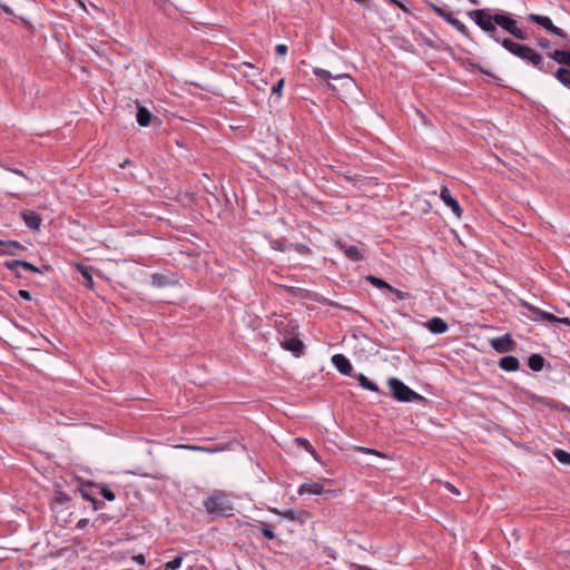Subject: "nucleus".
Returning a JSON list of instances; mask_svg holds the SVG:
<instances>
[{
	"mask_svg": "<svg viewBox=\"0 0 570 570\" xmlns=\"http://www.w3.org/2000/svg\"><path fill=\"white\" fill-rule=\"evenodd\" d=\"M333 365L336 367V370L343 374V375H350L353 376V366L350 362V360L343 355V354H335L332 357Z\"/></svg>",
	"mask_w": 570,
	"mask_h": 570,
	"instance_id": "12",
	"label": "nucleus"
},
{
	"mask_svg": "<svg viewBox=\"0 0 570 570\" xmlns=\"http://www.w3.org/2000/svg\"><path fill=\"white\" fill-rule=\"evenodd\" d=\"M440 198L444 202V204L450 207L453 214L460 218L462 216V208L459 202L451 195L450 189L446 186H443L440 191Z\"/></svg>",
	"mask_w": 570,
	"mask_h": 570,
	"instance_id": "11",
	"label": "nucleus"
},
{
	"mask_svg": "<svg viewBox=\"0 0 570 570\" xmlns=\"http://www.w3.org/2000/svg\"><path fill=\"white\" fill-rule=\"evenodd\" d=\"M523 306L532 313V321H547V322H551V320H556V315L549 313V312H546V311H542L541 308L530 304V303H523Z\"/></svg>",
	"mask_w": 570,
	"mask_h": 570,
	"instance_id": "15",
	"label": "nucleus"
},
{
	"mask_svg": "<svg viewBox=\"0 0 570 570\" xmlns=\"http://www.w3.org/2000/svg\"><path fill=\"white\" fill-rule=\"evenodd\" d=\"M366 281L371 283L373 286L377 287L379 289H392V285L386 283L384 279L376 277L374 275L366 276Z\"/></svg>",
	"mask_w": 570,
	"mask_h": 570,
	"instance_id": "30",
	"label": "nucleus"
},
{
	"mask_svg": "<svg viewBox=\"0 0 570 570\" xmlns=\"http://www.w3.org/2000/svg\"><path fill=\"white\" fill-rule=\"evenodd\" d=\"M551 322H553V323H561V324H564L567 326H570V318L569 317H558V316H556V320H551Z\"/></svg>",
	"mask_w": 570,
	"mask_h": 570,
	"instance_id": "45",
	"label": "nucleus"
},
{
	"mask_svg": "<svg viewBox=\"0 0 570 570\" xmlns=\"http://www.w3.org/2000/svg\"><path fill=\"white\" fill-rule=\"evenodd\" d=\"M358 570H372V569H370V568H368V567H366V566H358Z\"/></svg>",
	"mask_w": 570,
	"mask_h": 570,
	"instance_id": "52",
	"label": "nucleus"
},
{
	"mask_svg": "<svg viewBox=\"0 0 570 570\" xmlns=\"http://www.w3.org/2000/svg\"><path fill=\"white\" fill-rule=\"evenodd\" d=\"M445 21L454 27L463 37L470 38L469 29L464 23H462L459 19L454 18L452 13H450Z\"/></svg>",
	"mask_w": 570,
	"mask_h": 570,
	"instance_id": "26",
	"label": "nucleus"
},
{
	"mask_svg": "<svg viewBox=\"0 0 570 570\" xmlns=\"http://www.w3.org/2000/svg\"><path fill=\"white\" fill-rule=\"evenodd\" d=\"M468 1L471 2L472 4H475V6L479 4V0H468Z\"/></svg>",
	"mask_w": 570,
	"mask_h": 570,
	"instance_id": "56",
	"label": "nucleus"
},
{
	"mask_svg": "<svg viewBox=\"0 0 570 570\" xmlns=\"http://www.w3.org/2000/svg\"><path fill=\"white\" fill-rule=\"evenodd\" d=\"M132 560L138 564H145L146 558L142 553L136 554L132 557Z\"/></svg>",
	"mask_w": 570,
	"mask_h": 570,
	"instance_id": "46",
	"label": "nucleus"
},
{
	"mask_svg": "<svg viewBox=\"0 0 570 570\" xmlns=\"http://www.w3.org/2000/svg\"><path fill=\"white\" fill-rule=\"evenodd\" d=\"M538 45H539L541 48L548 49V48H550L551 42H550V40L542 38V39H539V40H538Z\"/></svg>",
	"mask_w": 570,
	"mask_h": 570,
	"instance_id": "47",
	"label": "nucleus"
},
{
	"mask_svg": "<svg viewBox=\"0 0 570 570\" xmlns=\"http://www.w3.org/2000/svg\"><path fill=\"white\" fill-rule=\"evenodd\" d=\"M426 327L429 328L430 332L434 334H442L448 331L449 325L444 320L435 316L428 322Z\"/></svg>",
	"mask_w": 570,
	"mask_h": 570,
	"instance_id": "19",
	"label": "nucleus"
},
{
	"mask_svg": "<svg viewBox=\"0 0 570 570\" xmlns=\"http://www.w3.org/2000/svg\"><path fill=\"white\" fill-rule=\"evenodd\" d=\"M468 1L471 2L472 4H475V6L479 4V0H468Z\"/></svg>",
	"mask_w": 570,
	"mask_h": 570,
	"instance_id": "54",
	"label": "nucleus"
},
{
	"mask_svg": "<svg viewBox=\"0 0 570 570\" xmlns=\"http://www.w3.org/2000/svg\"><path fill=\"white\" fill-rule=\"evenodd\" d=\"M468 1L471 2L472 4H475V6L479 4V0H468Z\"/></svg>",
	"mask_w": 570,
	"mask_h": 570,
	"instance_id": "57",
	"label": "nucleus"
},
{
	"mask_svg": "<svg viewBox=\"0 0 570 570\" xmlns=\"http://www.w3.org/2000/svg\"><path fill=\"white\" fill-rule=\"evenodd\" d=\"M313 73L317 78L326 81L328 88H331L333 90H335V87L332 83H330L331 79L343 80L346 83H353V78L350 75H347V73H340V75H336V76H332V73L328 70H325V69H322V68H314Z\"/></svg>",
	"mask_w": 570,
	"mask_h": 570,
	"instance_id": "9",
	"label": "nucleus"
},
{
	"mask_svg": "<svg viewBox=\"0 0 570 570\" xmlns=\"http://www.w3.org/2000/svg\"><path fill=\"white\" fill-rule=\"evenodd\" d=\"M21 216H22L24 224L30 229L38 230L40 228L42 219H41L40 215L37 214L36 212H31V210L22 212Z\"/></svg>",
	"mask_w": 570,
	"mask_h": 570,
	"instance_id": "16",
	"label": "nucleus"
},
{
	"mask_svg": "<svg viewBox=\"0 0 570 570\" xmlns=\"http://www.w3.org/2000/svg\"><path fill=\"white\" fill-rule=\"evenodd\" d=\"M490 345L499 353L511 352L515 347V343L509 334L492 338Z\"/></svg>",
	"mask_w": 570,
	"mask_h": 570,
	"instance_id": "10",
	"label": "nucleus"
},
{
	"mask_svg": "<svg viewBox=\"0 0 570 570\" xmlns=\"http://www.w3.org/2000/svg\"><path fill=\"white\" fill-rule=\"evenodd\" d=\"M499 366L507 372H515L520 367V362L515 356H503L499 361Z\"/></svg>",
	"mask_w": 570,
	"mask_h": 570,
	"instance_id": "20",
	"label": "nucleus"
},
{
	"mask_svg": "<svg viewBox=\"0 0 570 570\" xmlns=\"http://www.w3.org/2000/svg\"><path fill=\"white\" fill-rule=\"evenodd\" d=\"M548 57L560 65V67L551 73H553L554 78L563 87L570 89V50L556 49L554 51L548 53Z\"/></svg>",
	"mask_w": 570,
	"mask_h": 570,
	"instance_id": "5",
	"label": "nucleus"
},
{
	"mask_svg": "<svg viewBox=\"0 0 570 570\" xmlns=\"http://www.w3.org/2000/svg\"><path fill=\"white\" fill-rule=\"evenodd\" d=\"M480 71H481L482 73L490 75V72H488L487 70H484V69H482V68H480Z\"/></svg>",
	"mask_w": 570,
	"mask_h": 570,
	"instance_id": "58",
	"label": "nucleus"
},
{
	"mask_svg": "<svg viewBox=\"0 0 570 570\" xmlns=\"http://www.w3.org/2000/svg\"><path fill=\"white\" fill-rule=\"evenodd\" d=\"M390 1H391L392 3H394V4H396V6H397L400 9H402L403 11H406V10H407V9H406V7H405L402 2H400V1H397V0H390Z\"/></svg>",
	"mask_w": 570,
	"mask_h": 570,
	"instance_id": "49",
	"label": "nucleus"
},
{
	"mask_svg": "<svg viewBox=\"0 0 570 570\" xmlns=\"http://www.w3.org/2000/svg\"><path fill=\"white\" fill-rule=\"evenodd\" d=\"M275 51L278 56H284L288 51V47L286 45L279 43L276 46Z\"/></svg>",
	"mask_w": 570,
	"mask_h": 570,
	"instance_id": "40",
	"label": "nucleus"
},
{
	"mask_svg": "<svg viewBox=\"0 0 570 570\" xmlns=\"http://www.w3.org/2000/svg\"><path fill=\"white\" fill-rule=\"evenodd\" d=\"M177 281L170 274H154L151 276V285L157 288H164L169 286H175Z\"/></svg>",
	"mask_w": 570,
	"mask_h": 570,
	"instance_id": "13",
	"label": "nucleus"
},
{
	"mask_svg": "<svg viewBox=\"0 0 570 570\" xmlns=\"http://www.w3.org/2000/svg\"><path fill=\"white\" fill-rule=\"evenodd\" d=\"M426 3L439 17H441L444 20L451 13L448 10H445L444 8L434 4L433 2H426Z\"/></svg>",
	"mask_w": 570,
	"mask_h": 570,
	"instance_id": "35",
	"label": "nucleus"
},
{
	"mask_svg": "<svg viewBox=\"0 0 570 570\" xmlns=\"http://www.w3.org/2000/svg\"><path fill=\"white\" fill-rule=\"evenodd\" d=\"M18 295L22 298V299H26V301H31V294L30 292L26 291V289H19L18 291Z\"/></svg>",
	"mask_w": 570,
	"mask_h": 570,
	"instance_id": "44",
	"label": "nucleus"
},
{
	"mask_svg": "<svg viewBox=\"0 0 570 570\" xmlns=\"http://www.w3.org/2000/svg\"><path fill=\"white\" fill-rule=\"evenodd\" d=\"M261 531L266 539H275L274 527L268 523H262Z\"/></svg>",
	"mask_w": 570,
	"mask_h": 570,
	"instance_id": "34",
	"label": "nucleus"
},
{
	"mask_svg": "<svg viewBox=\"0 0 570 570\" xmlns=\"http://www.w3.org/2000/svg\"><path fill=\"white\" fill-rule=\"evenodd\" d=\"M389 292L395 294L399 299H404L407 296V293L402 292L393 286L392 289H389Z\"/></svg>",
	"mask_w": 570,
	"mask_h": 570,
	"instance_id": "41",
	"label": "nucleus"
},
{
	"mask_svg": "<svg viewBox=\"0 0 570 570\" xmlns=\"http://www.w3.org/2000/svg\"><path fill=\"white\" fill-rule=\"evenodd\" d=\"M88 524H89V520L88 519H80L77 522L76 528L77 529H85Z\"/></svg>",
	"mask_w": 570,
	"mask_h": 570,
	"instance_id": "48",
	"label": "nucleus"
},
{
	"mask_svg": "<svg viewBox=\"0 0 570 570\" xmlns=\"http://www.w3.org/2000/svg\"><path fill=\"white\" fill-rule=\"evenodd\" d=\"M76 268L83 278V281H82L83 286H86L89 289H92L94 288V279H92V275H91V269L81 263H77Z\"/></svg>",
	"mask_w": 570,
	"mask_h": 570,
	"instance_id": "23",
	"label": "nucleus"
},
{
	"mask_svg": "<svg viewBox=\"0 0 570 570\" xmlns=\"http://www.w3.org/2000/svg\"><path fill=\"white\" fill-rule=\"evenodd\" d=\"M129 160H125V163L122 165H120L121 168L125 167V165H128Z\"/></svg>",
	"mask_w": 570,
	"mask_h": 570,
	"instance_id": "59",
	"label": "nucleus"
},
{
	"mask_svg": "<svg viewBox=\"0 0 570 570\" xmlns=\"http://www.w3.org/2000/svg\"><path fill=\"white\" fill-rule=\"evenodd\" d=\"M91 487H92L91 484H88L87 487H85L80 490V493L85 500L90 501L92 503L94 510H98L99 502L95 499L94 493L90 490Z\"/></svg>",
	"mask_w": 570,
	"mask_h": 570,
	"instance_id": "31",
	"label": "nucleus"
},
{
	"mask_svg": "<svg viewBox=\"0 0 570 570\" xmlns=\"http://www.w3.org/2000/svg\"><path fill=\"white\" fill-rule=\"evenodd\" d=\"M468 1L471 2L472 4H475V6L479 4V0H468Z\"/></svg>",
	"mask_w": 570,
	"mask_h": 570,
	"instance_id": "53",
	"label": "nucleus"
},
{
	"mask_svg": "<svg viewBox=\"0 0 570 570\" xmlns=\"http://www.w3.org/2000/svg\"><path fill=\"white\" fill-rule=\"evenodd\" d=\"M494 22L503 30L512 35L514 38L519 40H524L527 38L525 32L519 28L517 20L512 19L505 12H497L493 14Z\"/></svg>",
	"mask_w": 570,
	"mask_h": 570,
	"instance_id": "7",
	"label": "nucleus"
},
{
	"mask_svg": "<svg viewBox=\"0 0 570 570\" xmlns=\"http://www.w3.org/2000/svg\"><path fill=\"white\" fill-rule=\"evenodd\" d=\"M353 377L358 381L363 389L371 392H380L379 386L374 382L370 381L363 373L354 374Z\"/></svg>",
	"mask_w": 570,
	"mask_h": 570,
	"instance_id": "27",
	"label": "nucleus"
},
{
	"mask_svg": "<svg viewBox=\"0 0 570 570\" xmlns=\"http://www.w3.org/2000/svg\"><path fill=\"white\" fill-rule=\"evenodd\" d=\"M281 514L288 520L298 521L299 523H304L309 518V513L304 510L289 509L283 511Z\"/></svg>",
	"mask_w": 570,
	"mask_h": 570,
	"instance_id": "21",
	"label": "nucleus"
},
{
	"mask_svg": "<svg viewBox=\"0 0 570 570\" xmlns=\"http://www.w3.org/2000/svg\"><path fill=\"white\" fill-rule=\"evenodd\" d=\"M0 244L4 245V249L1 250V254L4 255H16L19 250L26 249V247L17 240H0Z\"/></svg>",
	"mask_w": 570,
	"mask_h": 570,
	"instance_id": "24",
	"label": "nucleus"
},
{
	"mask_svg": "<svg viewBox=\"0 0 570 570\" xmlns=\"http://www.w3.org/2000/svg\"><path fill=\"white\" fill-rule=\"evenodd\" d=\"M271 246H272V248L281 250V252L285 250L284 245L279 240H277V239L272 240L271 242Z\"/></svg>",
	"mask_w": 570,
	"mask_h": 570,
	"instance_id": "43",
	"label": "nucleus"
},
{
	"mask_svg": "<svg viewBox=\"0 0 570 570\" xmlns=\"http://www.w3.org/2000/svg\"><path fill=\"white\" fill-rule=\"evenodd\" d=\"M17 277H22L21 267H16L14 269H10Z\"/></svg>",
	"mask_w": 570,
	"mask_h": 570,
	"instance_id": "50",
	"label": "nucleus"
},
{
	"mask_svg": "<svg viewBox=\"0 0 570 570\" xmlns=\"http://www.w3.org/2000/svg\"><path fill=\"white\" fill-rule=\"evenodd\" d=\"M181 562H183V557L178 556V557L174 558L173 560L166 562L165 567L167 570H177L178 568H180Z\"/></svg>",
	"mask_w": 570,
	"mask_h": 570,
	"instance_id": "36",
	"label": "nucleus"
},
{
	"mask_svg": "<svg viewBox=\"0 0 570 570\" xmlns=\"http://www.w3.org/2000/svg\"><path fill=\"white\" fill-rule=\"evenodd\" d=\"M204 507L213 517H229L234 511L233 503L228 495L222 491H214L213 494L204 501Z\"/></svg>",
	"mask_w": 570,
	"mask_h": 570,
	"instance_id": "2",
	"label": "nucleus"
},
{
	"mask_svg": "<svg viewBox=\"0 0 570 570\" xmlns=\"http://www.w3.org/2000/svg\"><path fill=\"white\" fill-rule=\"evenodd\" d=\"M468 16L475 22V24L484 31L491 39L497 42H502L494 22L493 14L490 9H475L468 12Z\"/></svg>",
	"mask_w": 570,
	"mask_h": 570,
	"instance_id": "4",
	"label": "nucleus"
},
{
	"mask_svg": "<svg viewBox=\"0 0 570 570\" xmlns=\"http://www.w3.org/2000/svg\"><path fill=\"white\" fill-rule=\"evenodd\" d=\"M294 442H295L296 444H298L299 446H303L307 452H309V453L313 455V458H314L315 460H318V455H317V453L315 452L314 448L312 446V444L309 443V441H308V440L303 439V438H296V439L294 440Z\"/></svg>",
	"mask_w": 570,
	"mask_h": 570,
	"instance_id": "32",
	"label": "nucleus"
},
{
	"mask_svg": "<svg viewBox=\"0 0 570 570\" xmlns=\"http://www.w3.org/2000/svg\"><path fill=\"white\" fill-rule=\"evenodd\" d=\"M324 492H325V490H324L323 485L317 482H305V483L301 484L298 488L299 495H304V494L320 495Z\"/></svg>",
	"mask_w": 570,
	"mask_h": 570,
	"instance_id": "17",
	"label": "nucleus"
},
{
	"mask_svg": "<svg viewBox=\"0 0 570 570\" xmlns=\"http://www.w3.org/2000/svg\"><path fill=\"white\" fill-rule=\"evenodd\" d=\"M281 345L295 356L302 355L305 347L304 343L297 337L284 338L281 341Z\"/></svg>",
	"mask_w": 570,
	"mask_h": 570,
	"instance_id": "14",
	"label": "nucleus"
},
{
	"mask_svg": "<svg viewBox=\"0 0 570 570\" xmlns=\"http://www.w3.org/2000/svg\"><path fill=\"white\" fill-rule=\"evenodd\" d=\"M136 119H137V122H138L139 126L146 127L151 121V114H150V111L146 107L138 106L137 107Z\"/></svg>",
	"mask_w": 570,
	"mask_h": 570,
	"instance_id": "25",
	"label": "nucleus"
},
{
	"mask_svg": "<svg viewBox=\"0 0 570 570\" xmlns=\"http://www.w3.org/2000/svg\"><path fill=\"white\" fill-rule=\"evenodd\" d=\"M100 494L108 501H114L116 498L115 493L106 485L100 487Z\"/></svg>",
	"mask_w": 570,
	"mask_h": 570,
	"instance_id": "37",
	"label": "nucleus"
},
{
	"mask_svg": "<svg viewBox=\"0 0 570 570\" xmlns=\"http://www.w3.org/2000/svg\"><path fill=\"white\" fill-rule=\"evenodd\" d=\"M387 384L392 391V395L400 402L422 401L424 397L406 386L402 381L391 377Z\"/></svg>",
	"mask_w": 570,
	"mask_h": 570,
	"instance_id": "6",
	"label": "nucleus"
},
{
	"mask_svg": "<svg viewBox=\"0 0 570 570\" xmlns=\"http://www.w3.org/2000/svg\"><path fill=\"white\" fill-rule=\"evenodd\" d=\"M501 45L510 53L527 62H530L533 67L543 72H552L554 69L552 63H544L543 57L529 46L518 43L508 38L503 39Z\"/></svg>",
	"mask_w": 570,
	"mask_h": 570,
	"instance_id": "1",
	"label": "nucleus"
},
{
	"mask_svg": "<svg viewBox=\"0 0 570 570\" xmlns=\"http://www.w3.org/2000/svg\"><path fill=\"white\" fill-rule=\"evenodd\" d=\"M4 12L12 13V10L8 6H0Z\"/></svg>",
	"mask_w": 570,
	"mask_h": 570,
	"instance_id": "51",
	"label": "nucleus"
},
{
	"mask_svg": "<svg viewBox=\"0 0 570 570\" xmlns=\"http://www.w3.org/2000/svg\"><path fill=\"white\" fill-rule=\"evenodd\" d=\"M546 360L540 354H532L528 358V366L534 371L539 372L543 368Z\"/></svg>",
	"mask_w": 570,
	"mask_h": 570,
	"instance_id": "28",
	"label": "nucleus"
},
{
	"mask_svg": "<svg viewBox=\"0 0 570 570\" xmlns=\"http://www.w3.org/2000/svg\"><path fill=\"white\" fill-rule=\"evenodd\" d=\"M528 19L531 22L541 26L543 29H546L548 32H550L553 36H557V37L562 38V39H567L568 38L567 33L562 29L556 27L552 23L551 19L549 17H547V16H541V14H537V13H529L528 14Z\"/></svg>",
	"mask_w": 570,
	"mask_h": 570,
	"instance_id": "8",
	"label": "nucleus"
},
{
	"mask_svg": "<svg viewBox=\"0 0 570 570\" xmlns=\"http://www.w3.org/2000/svg\"><path fill=\"white\" fill-rule=\"evenodd\" d=\"M340 248L344 252L345 256L353 262H360L363 259L361 250L355 245L340 243Z\"/></svg>",
	"mask_w": 570,
	"mask_h": 570,
	"instance_id": "22",
	"label": "nucleus"
},
{
	"mask_svg": "<svg viewBox=\"0 0 570 570\" xmlns=\"http://www.w3.org/2000/svg\"><path fill=\"white\" fill-rule=\"evenodd\" d=\"M553 456L562 464H570V453L562 449L553 450Z\"/></svg>",
	"mask_w": 570,
	"mask_h": 570,
	"instance_id": "33",
	"label": "nucleus"
},
{
	"mask_svg": "<svg viewBox=\"0 0 570 570\" xmlns=\"http://www.w3.org/2000/svg\"><path fill=\"white\" fill-rule=\"evenodd\" d=\"M468 16L475 22V24L484 31L491 39L497 42H502L494 22L493 14L490 9H475L468 12Z\"/></svg>",
	"mask_w": 570,
	"mask_h": 570,
	"instance_id": "3",
	"label": "nucleus"
},
{
	"mask_svg": "<svg viewBox=\"0 0 570 570\" xmlns=\"http://www.w3.org/2000/svg\"><path fill=\"white\" fill-rule=\"evenodd\" d=\"M356 451L362 452V453H367V454H374V455H377L380 458H385L386 456L384 453L379 452L377 450L370 449V448H364V446H357Z\"/></svg>",
	"mask_w": 570,
	"mask_h": 570,
	"instance_id": "39",
	"label": "nucleus"
},
{
	"mask_svg": "<svg viewBox=\"0 0 570 570\" xmlns=\"http://www.w3.org/2000/svg\"><path fill=\"white\" fill-rule=\"evenodd\" d=\"M468 1L471 2L472 4H475V6L479 4V0H468Z\"/></svg>",
	"mask_w": 570,
	"mask_h": 570,
	"instance_id": "55",
	"label": "nucleus"
},
{
	"mask_svg": "<svg viewBox=\"0 0 570 570\" xmlns=\"http://www.w3.org/2000/svg\"><path fill=\"white\" fill-rule=\"evenodd\" d=\"M444 488H445L449 492H451V493H453V494H455V495H459V494H460V491H459V490H458L453 484H451L450 482H445V483H444Z\"/></svg>",
	"mask_w": 570,
	"mask_h": 570,
	"instance_id": "42",
	"label": "nucleus"
},
{
	"mask_svg": "<svg viewBox=\"0 0 570 570\" xmlns=\"http://www.w3.org/2000/svg\"><path fill=\"white\" fill-rule=\"evenodd\" d=\"M285 80L284 78H281L273 87H272V94L277 95L278 98L282 96V90L284 87Z\"/></svg>",
	"mask_w": 570,
	"mask_h": 570,
	"instance_id": "38",
	"label": "nucleus"
},
{
	"mask_svg": "<svg viewBox=\"0 0 570 570\" xmlns=\"http://www.w3.org/2000/svg\"><path fill=\"white\" fill-rule=\"evenodd\" d=\"M3 266L8 269H14L16 267H21V269H24L27 272L37 273V274L41 273L40 268H38L37 266H35L28 262L19 261V259L6 261L3 263Z\"/></svg>",
	"mask_w": 570,
	"mask_h": 570,
	"instance_id": "18",
	"label": "nucleus"
},
{
	"mask_svg": "<svg viewBox=\"0 0 570 570\" xmlns=\"http://www.w3.org/2000/svg\"><path fill=\"white\" fill-rule=\"evenodd\" d=\"M178 448L190 450V451H198V452H206V453H217L224 450V448H207V446H200V445H190V444H181L178 445Z\"/></svg>",
	"mask_w": 570,
	"mask_h": 570,
	"instance_id": "29",
	"label": "nucleus"
}]
</instances>
